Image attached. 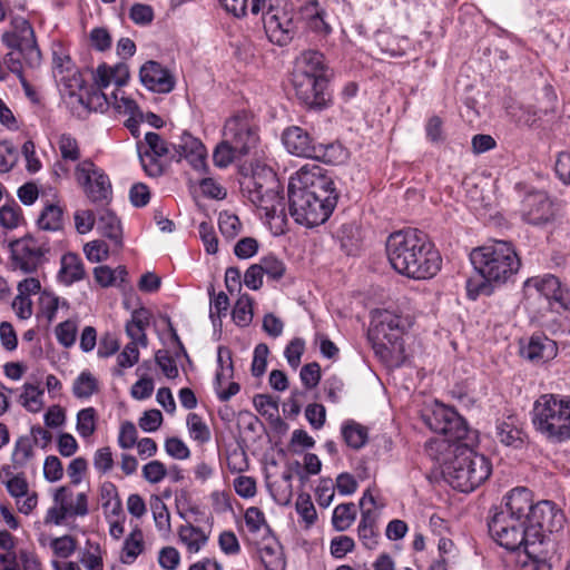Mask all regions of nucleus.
I'll list each match as a JSON object with an SVG mask.
<instances>
[{"mask_svg": "<svg viewBox=\"0 0 570 570\" xmlns=\"http://www.w3.org/2000/svg\"><path fill=\"white\" fill-rule=\"evenodd\" d=\"M83 253L91 263L106 261L109 256V247L104 240H91L83 246Z\"/></svg>", "mask_w": 570, "mask_h": 570, "instance_id": "obj_63", "label": "nucleus"}, {"mask_svg": "<svg viewBox=\"0 0 570 570\" xmlns=\"http://www.w3.org/2000/svg\"><path fill=\"white\" fill-rule=\"evenodd\" d=\"M495 438L502 445L513 450L522 449L527 441V434L512 417L497 422Z\"/></svg>", "mask_w": 570, "mask_h": 570, "instance_id": "obj_30", "label": "nucleus"}, {"mask_svg": "<svg viewBox=\"0 0 570 570\" xmlns=\"http://www.w3.org/2000/svg\"><path fill=\"white\" fill-rule=\"evenodd\" d=\"M242 193L275 228V234L284 233L286 216L283 196L278 191V181L272 168L257 166L252 175H245L240 181Z\"/></svg>", "mask_w": 570, "mask_h": 570, "instance_id": "obj_3", "label": "nucleus"}, {"mask_svg": "<svg viewBox=\"0 0 570 570\" xmlns=\"http://www.w3.org/2000/svg\"><path fill=\"white\" fill-rule=\"evenodd\" d=\"M53 505L48 509L45 523L62 524L67 519L83 518L89 513L88 494L76 493L71 487L61 485L52 494Z\"/></svg>", "mask_w": 570, "mask_h": 570, "instance_id": "obj_15", "label": "nucleus"}, {"mask_svg": "<svg viewBox=\"0 0 570 570\" xmlns=\"http://www.w3.org/2000/svg\"><path fill=\"white\" fill-rule=\"evenodd\" d=\"M245 155L234 149L230 142H226V138L223 137L222 141L216 146L213 159L214 164L219 168H226L235 160L240 159Z\"/></svg>", "mask_w": 570, "mask_h": 570, "instance_id": "obj_45", "label": "nucleus"}, {"mask_svg": "<svg viewBox=\"0 0 570 570\" xmlns=\"http://www.w3.org/2000/svg\"><path fill=\"white\" fill-rule=\"evenodd\" d=\"M405 321L389 311L376 312L371 321L368 336L375 345L395 346L405 331Z\"/></svg>", "mask_w": 570, "mask_h": 570, "instance_id": "obj_19", "label": "nucleus"}, {"mask_svg": "<svg viewBox=\"0 0 570 570\" xmlns=\"http://www.w3.org/2000/svg\"><path fill=\"white\" fill-rule=\"evenodd\" d=\"M128 273L125 266L111 268L107 265L97 266L94 269L96 282L102 287L120 286L126 282Z\"/></svg>", "mask_w": 570, "mask_h": 570, "instance_id": "obj_38", "label": "nucleus"}, {"mask_svg": "<svg viewBox=\"0 0 570 570\" xmlns=\"http://www.w3.org/2000/svg\"><path fill=\"white\" fill-rule=\"evenodd\" d=\"M52 75L62 96L76 98L80 105L95 111L107 104L105 92H91L86 88L80 69L68 55L53 53Z\"/></svg>", "mask_w": 570, "mask_h": 570, "instance_id": "obj_8", "label": "nucleus"}, {"mask_svg": "<svg viewBox=\"0 0 570 570\" xmlns=\"http://www.w3.org/2000/svg\"><path fill=\"white\" fill-rule=\"evenodd\" d=\"M346 156V149L341 144H316L312 159H316L325 164L337 165L343 163Z\"/></svg>", "mask_w": 570, "mask_h": 570, "instance_id": "obj_41", "label": "nucleus"}, {"mask_svg": "<svg viewBox=\"0 0 570 570\" xmlns=\"http://www.w3.org/2000/svg\"><path fill=\"white\" fill-rule=\"evenodd\" d=\"M354 519V504L342 503L335 507L332 515V523L337 531H345L351 527Z\"/></svg>", "mask_w": 570, "mask_h": 570, "instance_id": "obj_50", "label": "nucleus"}, {"mask_svg": "<svg viewBox=\"0 0 570 570\" xmlns=\"http://www.w3.org/2000/svg\"><path fill=\"white\" fill-rule=\"evenodd\" d=\"M178 537L189 553H198L207 544L209 539L207 532L190 523L183 524L179 528Z\"/></svg>", "mask_w": 570, "mask_h": 570, "instance_id": "obj_35", "label": "nucleus"}, {"mask_svg": "<svg viewBox=\"0 0 570 570\" xmlns=\"http://www.w3.org/2000/svg\"><path fill=\"white\" fill-rule=\"evenodd\" d=\"M210 298L209 317L214 325L217 321H220L222 316H225L229 307V299L224 292L215 295L214 288L208 291Z\"/></svg>", "mask_w": 570, "mask_h": 570, "instance_id": "obj_56", "label": "nucleus"}, {"mask_svg": "<svg viewBox=\"0 0 570 570\" xmlns=\"http://www.w3.org/2000/svg\"><path fill=\"white\" fill-rule=\"evenodd\" d=\"M43 391L32 384H26L21 394L22 405L30 412L37 413L42 407Z\"/></svg>", "mask_w": 570, "mask_h": 570, "instance_id": "obj_61", "label": "nucleus"}, {"mask_svg": "<svg viewBox=\"0 0 570 570\" xmlns=\"http://www.w3.org/2000/svg\"><path fill=\"white\" fill-rule=\"evenodd\" d=\"M385 247L392 268L407 278L430 279L441 269L442 257L422 230H396L387 237Z\"/></svg>", "mask_w": 570, "mask_h": 570, "instance_id": "obj_1", "label": "nucleus"}, {"mask_svg": "<svg viewBox=\"0 0 570 570\" xmlns=\"http://www.w3.org/2000/svg\"><path fill=\"white\" fill-rule=\"evenodd\" d=\"M10 247V267L13 272L32 274L47 261L50 246L47 240L24 236L12 240Z\"/></svg>", "mask_w": 570, "mask_h": 570, "instance_id": "obj_12", "label": "nucleus"}, {"mask_svg": "<svg viewBox=\"0 0 570 570\" xmlns=\"http://www.w3.org/2000/svg\"><path fill=\"white\" fill-rule=\"evenodd\" d=\"M19 149L9 140L0 141V174L9 173L18 163Z\"/></svg>", "mask_w": 570, "mask_h": 570, "instance_id": "obj_53", "label": "nucleus"}, {"mask_svg": "<svg viewBox=\"0 0 570 570\" xmlns=\"http://www.w3.org/2000/svg\"><path fill=\"white\" fill-rule=\"evenodd\" d=\"M77 323L66 320L56 326L55 334L58 343L63 347H70L75 344L77 337Z\"/></svg>", "mask_w": 570, "mask_h": 570, "instance_id": "obj_59", "label": "nucleus"}, {"mask_svg": "<svg viewBox=\"0 0 570 570\" xmlns=\"http://www.w3.org/2000/svg\"><path fill=\"white\" fill-rule=\"evenodd\" d=\"M1 39L7 48L24 49L31 63L40 62L41 52L36 41L35 31L26 18L10 14V30L3 32Z\"/></svg>", "mask_w": 570, "mask_h": 570, "instance_id": "obj_18", "label": "nucleus"}, {"mask_svg": "<svg viewBox=\"0 0 570 570\" xmlns=\"http://www.w3.org/2000/svg\"><path fill=\"white\" fill-rule=\"evenodd\" d=\"M259 558L265 570H285V560L279 549L265 546L259 550Z\"/></svg>", "mask_w": 570, "mask_h": 570, "instance_id": "obj_54", "label": "nucleus"}, {"mask_svg": "<svg viewBox=\"0 0 570 570\" xmlns=\"http://www.w3.org/2000/svg\"><path fill=\"white\" fill-rule=\"evenodd\" d=\"M470 261L480 276L479 279L466 281V293L471 299H476L480 295L490 296L494 287L514 282L521 268V258L515 247L507 240H494L473 248Z\"/></svg>", "mask_w": 570, "mask_h": 570, "instance_id": "obj_2", "label": "nucleus"}, {"mask_svg": "<svg viewBox=\"0 0 570 570\" xmlns=\"http://www.w3.org/2000/svg\"><path fill=\"white\" fill-rule=\"evenodd\" d=\"M1 482L8 493L14 499H22L29 492V484L22 474L13 475L10 466H3L0 472Z\"/></svg>", "mask_w": 570, "mask_h": 570, "instance_id": "obj_39", "label": "nucleus"}, {"mask_svg": "<svg viewBox=\"0 0 570 570\" xmlns=\"http://www.w3.org/2000/svg\"><path fill=\"white\" fill-rule=\"evenodd\" d=\"M232 317L236 325L245 327L253 321V299L248 294H242L236 301Z\"/></svg>", "mask_w": 570, "mask_h": 570, "instance_id": "obj_44", "label": "nucleus"}, {"mask_svg": "<svg viewBox=\"0 0 570 570\" xmlns=\"http://www.w3.org/2000/svg\"><path fill=\"white\" fill-rule=\"evenodd\" d=\"M150 323V313L146 308L132 312L131 320L126 324V333L135 342L136 346H147L146 328Z\"/></svg>", "mask_w": 570, "mask_h": 570, "instance_id": "obj_33", "label": "nucleus"}, {"mask_svg": "<svg viewBox=\"0 0 570 570\" xmlns=\"http://www.w3.org/2000/svg\"><path fill=\"white\" fill-rule=\"evenodd\" d=\"M70 303L52 292L42 291L39 296V313L38 317L51 324L58 316L59 311L68 312Z\"/></svg>", "mask_w": 570, "mask_h": 570, "instance_id": "obj_32", "label": "nucleus"}, {"mask_svg": "<svg viewBox=\"0 0 570 570\" xmlns=\"http://www.w3.org/2000/svg\"><path fill=\"white\" fill-rule=\"evenodd\" d=\"M150 508L156 528L160 531L169 530L170 515L163 500L157 495L153 497L150 500Z\"/></svg>", "mask_w": 570, "mask_h": 570, "instance_id": "obj_57", "label": "nucleus"}, {"mask_svg": "<svg viewBox=\"0 0 570 570\" xmlns=\"http://www.w3.org/2000/svg\"><path fill=\"white\" fill-rule=\"evenodd\" d=\"M10 51L6 55L4 62L8 66V69L17 75H21L23 70V65L29 67H36L39 63H31L28 60L27 51L20 48H9Z\"/></svg>", "mask_w": 570, "mask_h": 570, "instance_id": "obj_55", "label": "nucleus"}, {"mask_svg": "<svg viewBox=\"0 0 570 570\" xmlns=\"http://www.w3.org/2000/svg\"><path fill=\"white\" fill-rule=\"evenodd\" d=\"M37 226L41 230L58 232L63 226V210L57 204H47L37 219Z\"/></svg>", "mask_w": 570, "mask_h": 570, "instance_id": "obj_37", "label": "nucleus"}, {"mask_svg": "<svg viewBox=\"0 0 570 570\" xmlns=\"http://www.w3.org/2000/svg\"><path fill=\"white\" fill-rule=\"evenodd\" d=\"M341 435L348 448L361 450L368 441V429L355 420L348 419L341 424Z\"/></svg>", "mask_w": 570, "mask_h": 570, "instance_id": "obj_34", "label": "nucleus"}, {"mask_svg": "<svg viewBox=\"0 0 570 570\" xmlns=\"http://www.w3.org/2000/svg\"><path fill=\"white\" fill-rule=\"evenodd\" d=\"M98 413L92 406L77 413L76 431L82 439H89L97 430Z\"/></svg>", "mask_w": 570, "mask_h": 570, "instance_id": "obj_42", "label": "nucleus"}, {"mask_svg": "<svg viewBox=\"0 0 570 570\" xmlns=\"http://www.w3.org/2000/svg\"><path fill=\"white\" fill-rule=\"evenodd\" d=\"M292 81L297 99L305 107L314 110L327 107L328 69L321 52L314 50L303 52L296 59Z\"/></svg>", "mask_w": 570, "mask_h": 570, "instance_id": "obj_5", "label": "nucleus"}, {"mask_svg": "<svg viewBox=\"0 0 570 570\" xmlns=\"http://www.w3.org/2000/svg\"><path fill=\"white\" fill-rule=\"evenodd\" d=\"M564 514L551 501H540L527 520L531 538L530 551L534 557L528 564L531 570H551L549 557L556 547L552 534L560 532L564 527Z\"/></svg>", "mask_w": 570, "mask_h": 570, "instance_id": "obj_4", "label": "nucleus"}, {"mask_svg": "<svg viewBox=\"0 0 570 570\" xmlns=\"http://www.w3.org/2000/svg\"><path fill=\"white\" fill-rule=\"evenodd\" d=\"M288 203L294 220L308 228L324 224L335 208L330 200H320L292 188H288Z\"/></svg>", "mask_w": 570, "mask_h": 570, "instance_id": "obj_14", "label": "nucleus"}, {"mask_svg": "<svg viewBox=\"0 0 570 570\" xmlns=\"http://www.w3.org/2000/svg\"><path fill=\"white\" fill-rule=\"evenodd\" d=\"M139 77L148 90L157 94H169L176 85L174 76L159 62L153 60L141 66Z\"/></svg>", "mask_w": 570, "mask_h": 570, "instance_id": "obj_24", "label": "nucleus"}, {"mask_svg": "<svg viewBox=\"0 0 570 570\" xmlns=\"http://www.w3.org/2000/svg\"><path fill=\"white\" fill-rule=\"evenodd\" d=\"M288 188L314 195L320 200H330L334 207L338 200L334 180L323 167L315 164L304 165L293 174L288 181Z\"/></svg>", "mask_w": 570, "mask_h": 570, "instance_id": "obj_10", "label": "nucleus"}, {"mask_svg": "<svg viewBox=\"0 0 570 570\" xmlns=\"http://www.w3.org/2000/svg\"><path fill=\"white\" fill-rule=\"evenodd\" d=\"M286 150L295 156L313 158L316 144L313 138L301 127H289L282 136Z\"/></svg>", "mask_w": 570, "mask_h": 570, "instance_id": "obj_27", "label": "nucleus"}, {"mask_svg": "<svg viewBox=\"0 0 570 570\" xmlns=\"http://www.w3.org/2000/svg\"><path fill=\"white\" fill-rule=\"evenodd\" d=\"M58 149L65 161L76 163L80 159L81 153L77 139L70 134H61L58 137Z\"/></svg>", "mask_w": 570, "mask_h": 570, "instance_id": "obj_47", "label": "nucleus"}, {"mask_svg": "<svg viewBox=\"0 0 570 570\" xmlns=\"http://www.w3.org/2000/svg\"><path fill=\"white\" fill-rule=\"evenodd\" d=\"M294 10V2H269L263 22L271 42L283 47L292 41L298 23V12Z\"/></svg>", "mask_w": 570, "mask_h": 570, "instance_id": "obj_11", "label": "nucleus"}, {"mask_svg": "<svg viewBox=\"0 0 570 570\" xmlns=\"http://www.w3.org/2000/svg\"><path fill=\"white\" fill-rule=\"evenodd\" d=\"M489 531L492 538L504 549L510 551L523 549L519 562L523 570H531L528 564L534 557L530 551L531 538L527 521L519 517L497 512L489 521Z\"/></svg>", "mask_w": 570, "mask_h": 570, "instance_id": "obj_9", "label": "nucleus"}, {"mask_svg": "<svg viewBox=\"0 0 570 570\" xmlns=\"http://www.w3.org/2000/svg\"><path fill=\"white\" fill-rule=\"evenodd\" d=\"M107 97V104L104 106L100 111H104L109 105L114 106V108L120 112L128 116H141V110L139 109L136 101L127 96L121 89H115L110 95L105 94Z\"/></svg>", "mask_w": 570, "mask_h": 570, "instance_id": "obj_40", "label": "nucleus"}, {"mask_svg": "<svg viewBox=\"0 0 570 570\" xmlns=\"http://www.w3.org/2000/svg\"><path fill=\"white\" fill-rule=\"evenodd\" d=\"M137 151L145 173L150 177H158L163 174L160 157L169 155V144L158 134L149 131L145 135V141H137Z\"/></svg>", "mask_w": 570, "mask_h": 570, "instance_id": "obj_20", "label": "nucleus"}, {"mask_svg": "<svg viewBox=\"0 0 570 570\" xmlns=\"http://www.w3.org/2000/svg\"><path fill=\"white\" fill-rule=\"evenodd\" d=\"M100 500L106 513L118 515L121 512V502L116 485L112 482H104L100 487Z\"/></svg>", "mask_w": 570, "mask_h": 570, "instance_id": "obj_46", "label": "nucleus"}, {"mask_svg": "<svg viewBox=\"0 0 570 570\" xmlns=\"http://www.w3.org/2000/svg\"><path fill=\"white\" fill-rule=\"evenodd\" d=\"M87 273L83 262L78 254L65 253L60 258V267L57 273V281L63 286H71L86 278Z\"/></svg>", "mask_w": 570, "mask_h": 570, "instance_id": "obj_29", "label": "nucleus"}, {"mask_svg": "<svg viewBox=\"0 0 570 570\" xmlns=\"http://www.w3.org/2000/svg\"><path fill=\"white\" fill-rule=\"evenodd\" d=\"M98 390L97 380L89 372H81L75 380L72 392L78 399H89Z\"/></svg>", "mask_w": 570, "mask_h": 570, "instance_id": "obj_48", "label": "nucleus"}, {"mask_svg": "<svg viewBox=\"0 0 570 570\" xmlns=\"http://www.w3.org/2000/svg\"><path fill=\"white\" fill-rule=\"evenodd\" d=\"M492 473L490 460L463 445H456L453 458L444 462L443 475L445 481L461 492H471Z\"/></svg>", "mask_w": 570, "mask_h": 570, "instance_id": "obj_7", "label": "nucleus"}, {"mask_svg": "<svg viewBox=\"0 0 570 570\" xmlns=\"http://www.w3.org/2000/svg\"><path fill=\"white\" fill-rule=\"evenodd\" d=\"M97 228L100 234L114 242L116 246H120L122 243V232L120 220L109 209H102L99 212Z\"/></svg>", "mask_w": 570, "mask_h": 570, "instance_id": "obj_36", "label": "nucleus"}, {"mask_svg": "<svg viewBox=\"0 0 570 570\" xmlns=\"http://www.w3.org/2000/svg\"><path fill=\"white\" fill-rule=\"evenodd\" d=\"M524 292L529 295L535 292L538 295L544 296L547 299L557 303L562 307L568 302L570 287L562 284L558 277L551 274L528 278L523 284Z\"/></svg>", "mask_w": 570, "mask_h": 570, "instance_id": "obj_22", "label": "nucleus"}, {"mask_svg": "<svg viewBox=\"0 0 570 570\" xmlns=\"http://www.w3.org/2000/svg\"><path fill=\"white\" fill-rule=\"evenodd\" d=\"M507 111L520 125L532 126L539 118L538 110L530 105L512 104L507 107Z\"/></svg>", "mask_w": 570, "mask_h": 570, "instance_id": "obj_51", "label": "nucleus"}, {"mask_svg": "<svg viewBox=\"0 0 570 570\" xmlns=\"http://www.w3.org/2000/svg\"><path fill=\"white\" fill-rule=\"evenodd\" d=\"M80 563L86 570H104L102 551L99 543L87 542V548L80 554Z\"/></svg>", "mask_w": 570, "mask_h": 570, "instance_id": "obj_49", "label": "nucleus"}, {"mask_svg": "<svg viewBox=\"0 0 570 570\" xmlns=\"http://www.w3.org/2000/svg\"><path fill=\"white\" fill-rule=\"evenodd\" d=\"M187 428L193 440L199 443H206L210 440V431L203 419L196 413H189L187 416Z\"/></svg>", "mask_w": 570, "mask_h": 570, "instance_id": "obj_52", "label": "nucleus"}, {"mask_svg": "<svg viewBox=\"0 0 570 570\" xmlns=\"http://www.w3.org/2000/svg\"><path fill=\"white\" fill-rule=\"evenodd\" d=\"M531 423L534 431L551 444L570 441V396L542 394L533 403Z\"/></svg>", "mask_w": 570, "mask_h": 570, "instance_id": "obj_6", "label": "nucleus"}, {"mask_svg": "<svg viewBox=\"0 0 570 570\" xmlns=\"http://www.w3.org/2000/svg\"><path fill=\"white\" fill-rule=\"evenodd\" d=\"M423 419L431 431L446 438V440L433 442L440 449H448L450 442L468 438L469 428L465 420L452 407L436 405L430 413H424Z\"/></svg>", "mask_w": 570, "mask_h": 570, "instance_id": "obj_13", "label": "nucleus"}, {"mask_svg": "<svg viewBox=\"0 0 570 570\" xmlns=\"http://www.w3.org/2000/svg\"><path fill=\"white\" fill-rule=\"evenodd\" d=\"M75 177L92 203H106L110 199L112 194L110 179L105 170L90 159L77 164Z\"/></svg>", "mask_w": 570, "mask_h": 570, "instance_id": "obj_17", "label": "nucleus"}, {"mask_svg": "<svg viewBox=\"0 0 570 570\" xmlns=\"http://www.w3.org/2000/svg\"><path fill=\"white\" fill-rule=\"evenodd\" d=\"M179 150V157L188 159L195 169H203L206 166V148L204 144L190 134H183Z\"/></svg>", "mask_w": 570, "mask_h": 570, "instance_id": "obj_31", "label": "nucleus"}, {"mask_svg": "<svg viewBox=\"0 0 570 570\" xmlns=\"http://www.w3.org/2000/svg\"><path fill=\"white\" fill-rule=\"evenodd\" d=\"M219 230L226 238H235L242 230V223L235 214L224 212L218 218Z\"/></svg>", "mask_w": 570, "mask_h": 570, "instance_id": "obj_58", "label": "nucleus"}, {"mask_svg": "<svg viewBox=\"0 0 570 570\" xmlns=\"http://www.w3.org/2000/svg\"><path fill=\"white\" fill-rule=\"evenodd\" d=\"M258 265L263 274L273 279H279L285 273L284 263L273 255L264 256Z\"/></svg>", "mask_w": 570, "mask_h": 570, "instance_id": "obj_64", "label": "nucleus"}, {"mask_svg": "<svg viewBox=\"0 0 570 570\" xmlns=\"http://www.w3.org/2000/svg\"><path fill=\"white\" fill-rule=\"evenodd\" d=\"M21 219V208L18 204H6L0 207V225L4 228H17L20 225Z\"/></svg>", "mask_w": 570, "mask_h": 570, "instance_id": "obj_60", "label": "nucleus"}, {"mask_svg": "<svg viewBox=\"0 0 570 570\" xmlns=\"http://www.w3.org/2000/svg\"><path fill=\"white\" fill-rule=\"evenodd\" d=\"M128 79L129 69L126 63L119 62L115 66L102 63L98 66L94 73L96 89H92L91 92H104L102 90L111 85H114L116 89H120L127 83Z\"/></svg>", "mask_w": 570, "mask_h": 570, "instance_id": "obj_25", "label": "nucleus"}, {"mask_svg": "<svg viewBox=\"0 0 570 570\" xmlns=\"http://www.w3.org/2000/svg\"><path fill=\"white\" fill-rule=\"evenodd\" d=\"M534 504L532 494L525 488H514L505 495V504L499 512L519 517V519L528 520Z\"/></svg>", "mask_w": 570, "mask_h": 570, "instance_id": "obj_28", "label": "nucleus"}, {"mask_svg": "<svg viewBox=\"0 0 570 570\" xmlns=\"http://www.w3.org/2000/svg\"><path fill=\"white\" fill-rule=\"evenodd\" d=\"M295 508L298 515L303 519V521L306 522L307 525H311L315 522L317 514L308 494H299L297 497Z\"/></svg>", "mask_w": 570, "mask_h": 570, "instance_id": "obj_62", "label": "nucleus"}, {"mask_svg": "<svg viewBox=\"0 0 570 570\" xmlns=\"http://www.w3.org/2000/svg\"><path fill=\"white\" fill-rule=\"evenodd\" d=\"M223 137L230 142L235 150L245 156L256 148L259 136L254 118L248 112H237L226 119L223 128Z\"/></svg>", "mask_w": 570, "mask_h": 570, "instance_id": "obj_16", "label": "nucleus"}, {"mask_svg": "<svg viewBox=\"0 0 570 570\" xmlns=\"http://www.w3.org/2000/svg\"><path fill=\"white\" fill-rule=\"evenodd\" d=\"M554 341L543 334H533L525 345L521 346V355L537 364L546 363L557 356Z\"/></svg>", "mask_w": 570, "mask_h": 570, "instance_id": "obj_26", "label": "nucleus"}, {"mask_svg": "<svg viewBox=\"0 0 570 570\" xmlns=\"http://www.w3.org/2000/svg\"><path fill=\"white\" fill-rule=\"evenodd\" d=\"M35 456V446L32 439L29 436H20L13 448L12 452V463L16 469H22L28 465V463Z\"/></svg>", "mask_w": 570, "mask_h": 570, "instance_id": "obj_43", "label": "nucleus"}, {"mask_svg": "<svg viewBox=\"0 0 570 570\" xmlns=\"http://www.w3.org/2000/svg\"><path fill=\"white\" fill-rule=\"evenodd\" d=\"M520 215L524 223L533 226H543L554 219V207L547 193L541 190L529 191L520 207Z\"/></svg>", "mask_w": 570, "mask_h": 570, "instance_id": "obj_21", "label": "nucleus"}, {"mask_svg": "<svg viewBox=\"0 0 570 570\" xmlns=\"http://www.w3.org/2000/svg\"><path fill=\"white\" fill-rule=\"evenodd\" d=\"M332 14L320 2H305L298 9V23L321 39L332 32Z\"/></svg>", "mask_w": 570, "mask_h": 570, "instance_id": "obj_23", "label": "nucleus"}]
</instances>
